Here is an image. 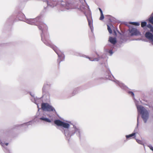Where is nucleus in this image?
<instances>
[{"mask_svg": "<svg viewBox=\"0 0 153 153\" xmlns=\"http://www.w3.org/2000/svg\"><path fill=\"white\" fill-rule=\"evenodd\" d=\"M24 22L30 25L38 26L39 29L42 32L41 35L42 41L46 45L51 48L58 55L59 58L57 62L59 65L60 62L64 60L65 55L63 53L49 40V36L47 32L48 28L46 25L41 21V16H39L34 19H25Z\"/></svg>", "mask_w": 153, "mask_h": 153, "instance_id": "1", "label": "nucleus"}, {"mask_svg": "<svg viewBox=\"0 0 153 153\" xmlns=\"http://www.w3.org/2000/svg\"><path fill=\"white\" fill-rule=\"evenodd\" d=\"M54 123L57 125L60 126V130L64 135L65 139L69 140L74 134L79 138L83 135L84 132L82 128L75 125H70L59 120H56Z\"/></svg>", "mask_w": 153, "mask_h": 153, "instance_id": "2", "label": "nucleus"}, {"mask_svg": "<svg viewBox=\"0 0 153 153\" xmlns=\"http://www.w3.org/2000/svg\"><path fill=\"white\" fill-rule=\"evenodd\" d=\"M105 67L107 69V71L105 74V78L109 80L113 81L122 89L126 91L129 95L133 97V98H134V93L131 91H129L128 87L125 85L124 84L115 79L113 75L111 74L108 66H106Z\"/></svg>", "mask_w": 153, "mask_h": 153, "instance_id": "3", "label": "nucleus"}, {"mask_svg": "<svg viewBox=\"0 0 153 153\" xmlns=\"http://www.w3.org/2000/svg\"><path fill=\"white\" fill-rule=\"evenodd\" d=\"M83 0L85 2V0ZM80 7L81 9H85V7L87 8L88 9L89 11L88 14H86L85 12L84 13L87 17L88 22V25L90 27L91 31L93 32L94 30V28L93 26V21L91 16V12L89 6L86 2H85V5L82 4Z\"/></svg>", "mask_w": 153, "mask_h": 153, "instance_id": "4", "label": "nucleus"}, {"mask_svg": "<svg viewBox=\"0 0 153 153\" xmlns=\"http://www.w3.org/2000/svg\"><path fill=\"white\" fill-rule=\"evenodd\" d=\"M137 111L141 115V117L144 121L146 123L149 118V112L145 108L141 105H138L136 103Z\"/></svg>", "mask_w": 153, "mask_h": 153, "instance_id": "5", "label": "nucleus"}, {"mask_svg": "<svg viewBox=\"0 0 153 153\" xmlns=\"http://www.w3.org/2000/svg\"><path fill=\"white\" fill-rule=\"evenodd\" d=\"M41 108L44 111L55 112L56 110L53 107L47 103H43L41 104Z\"/></svg>", "mask_w": 153, "mask_h": 153, "instance_id": "6", "label": "nucleus"}, {"mask_svg": "<svg viewBox=\"0 0 153 153\" xmlns=\"http://www.w3.org/2000/svg\"><path fill=\"white\" fill-rule=\"evenodd\" d=\"M97 57L94 58V59L91 58H89L88 56L85 55L80 53H78L77 54H76V55L78 56H80L83 57L85 58H88L91 61H98L99 60H100L102 58V56H100L99 55V54H98L97 53Z\"/></svg>", "mask_w": 153, "mask_h": 153, "instance_id": "7", "label": "nucleus"}, {"mask_svg": "<svg viewBox=\"0 0 153 153\" xmlns=\"http://www.w3.org/2000/svg\"><path fill=\"white\" fill-rule=\"evenodd\" d=\"M129 31L131 33V36H138L141 35V33L140 31L136 28L130 27L129 28Z\"/></svg>", "mask_w": 153, "mask_h": 153, "instance_id": "8", "label": "nucleus"}, {"mask_svg": "<svg viewBox=\"0 0 153 153\" xmlns=\"http://www.w3.org/2000/svg\"><path fill=\"white\" fill-rule=\"evenodd\" d=\"M42 91V97L43 98L45 101H48L50 99V94L49 93L45 90V91Z\"/></svg>", "mask_w": 153, "mask_h": 153, "instance_id": "9", "label": "nucleus"}, {"mask_svg": "<svg viewBox=\"0 0 153 153\" xmlns=\"http://www.w3.org/2000/svg\"><path fill=\"white\" fill-rule=\"evenodd\" d=\"M34 122L33 121H30L28 122L25 123H24L19 125H16L15 126V127H18L19 126L21 127L24 126L25 128H26L28 127V126L29 125H32L33 124Z\"/></svg>", "mask_w": 153, "mask_h": 153, "instance_id": "10", "label": "nucleus"}, {"mask_svg": "<svg viewBox=\"0 0 153 153\" xmlns=\"http://www.w3.org/2000/svg\"><path fill=\"white\" fill-rule=\"evenodd\" d=\"M42 97L41 98H37L36 97V98H33V99H31V101L36 104L37 105L38 107V104L42 102Z\"/></svg>", "mask_w": 153, "mask_h": 153, "instance_id": "11", "label": "nucleus"}, {"mask_svg": "<svg viewBox=\"0 0 153 153\" xmlns=\"http://www.w3.org/2000/svg\"><path fill=\"white\" fill-rule=\"evenodd\" d=\"M145 36L147 39L153 42V35L152 33L149 32H147L145 33Z\"/></svg>", "mask_w": 153, "mask_h": 153, "instance_id": "12", "label": "nucleus"}, {"mask_svg": "<svg viewBox=\"0 0 153 153\" xmlns=\"http://www.w3.org/2000/svg\"><path fill=\"white\" fill-rule=\"evenodd\" d=\"M39 119L41 120L49 123L51 122V120L46 117L44 115L39 118Z\"/></svg>", "mask_w": 153, "mask_h": 153, "instance_id": "13", "label": "nucleus"}, {"mask_svg": "<svg viewBox=\"0 0 153 153\" xmlns=\"http://www.w3.org/2000/svg\"><path fill=\"white\" fill-rule=\"evenodd\" d=\"M128 40L127 37L124 35L120 37L119 42L120 44H122Z\"/></svg>", "mask_w": 153, "mask_h": 153, "instance_id": "14", "label": "nucleus"}, {"mask_svg": "<svg viewBox=\"0 0 153 153\" xmlns=\"http://www.w3.org/2000/svg\"><path fill=\"white\" fill-rule=\"evenodd\" d=\"M25 16L24 14L21 12L19 13L17 16V17L18 18L19 20L21 21H24V18Z\"/></svg>", "mask_w": 153, "mask_h": 153, "instance_id": "15", "label": "nucleus"}, {"mask_svg": "<svg viewBox=\"0 0 153 153\" xmlns=\"http://www.w3.org/2000/svg\"><path fill=\"white\" fill-rule=\"evenodd\" d=\"M81 88L80 87H77L75 88L72 93V96H74L76 94L78 93L80 91Z\"/></svg>", "mask_w": 153, "mask_h": 153, "instance_id": "16", "label": "nucleus"}, {"mask_svg": "<svg viewBox=\"0 0 153 153\" xmlns=\"http://www.w3.org/2000/svg\"><path fill=\"white\" fill-rule=\"evenodd\" d=\"M109 41L113 45L115 44L117 42L116 38L111 37H109Z\"/></svg>", "mask_w": 153, "mask_h": 153, "instance_id": "17", "label": "nucleus"}, {"mask_svg": "<svg viewBox=\"0 0 153 153\" xmlns=\"http://www.w3.org/2000/svg\"><path fill=\"white\" fill-rule=\"evenodd\" d=\"M50 84L49 82H45L42 88V91H45L46 90V88L50 86Z\"/></svg>", "mask_w": 153, "mask_h": 153, "instance_id": "18", "label": "nucleus"}, {"mask_svg": "<svg viewBox=\"0 0 153 153\" xmlns=\"http://www.w3.org/2000/svg\"><path fill=\"white\" fill-rule=\"evenodd\" d=\"M137 123L136 127H135L134 130V132L133 133H135V135L136 133H137L138 131V126L139 125V117L138 116L137 117Z\"/></svg>", "mask_w": 153, "mask_h": 153, "instance_id": "19", "label": "nucleus"}, {"mask_svg": "<svg viewBox=\"0 0 153 153\" xmlns=\"http://www.w3.org/2000/svg\"><path fill=\"white\" fill-rule=\"evenodd\" d=\"M126 137L127 139H130L131 138L133 137V138H135V133H132L131 134L126 135Z\"/></svg>", "mask_w": 153, "mask_h": 153, "instance_id": "20", "label": "nucleus"}, {"mask_svg": "<svg viewBox=\"0 0 153 153\" xmlns=\"http://www.w3.org/2000/svg\"><path fill=\"white\" fill-rule=\"evenodd\" d=\"M147 22H142L141 23V26L143 28L144 30H146L147 28L146 26Z\"/></svg>", "mask_w": 153, "mask_h": 153, "instance_id": "21", "label": "nucleus"}, {"mask_svg": "<svg viewBox=\"0 0 153 153\" xmlns=\"http://www.w3.org/2000/svg\"><path fill=\"white\" fill-rule=\"evenodd\" d=\"M149 22L153 25V14H151L150 17L149 19Z\"/></svg>", "mask_w": 153, "mask_h": 153, "instance_id": "22", "label": "nucleus"}, {"mask_svg": "<svg viewBox=\"0 0 153 153\" xmlns=\"http://www.w3.org/2000/svg\"><path fill=\"white\" fill-rule=\"evenodd\" d=\"M130 23L137 26H139L140 25V23L139 22H130Z\"/></svg>", "mask_w": 153, "mask_h": 153, "instance_id": "23", "label": "nucleus"}, {"mask_svg": "<svg viewBox=\"0 0 153 153\" xmlns=\"http://www.w3.org/2000/svg\"><path fill=\"white\" fill-rule=\"evenodd\" d=\"M137 142L139 144L143 145L144 146V143L141 140L136 139Z\"/></svg>", "mask_w": 153, "mask_h": 153, "instance_id": "24", "label": "nucleus"}, {"mask_svg": "<svg viewBox=\"0 0 153 153\" xmlns=\"http://www.w3.org/2000/svg\"><path fill=\"white\" fill-rule=\"evenodd\" d=\"M107 29L109 33L110 34L111 33H112V30L110 27L108 25H107Z\"/></svg>", "mask_w": 153, "mask_h": 153, "instance_id": "25", "label": "nucleus"}, {"mask_svg": "<svg viewBox=\"0 0 153 153\" xmlns=\"http://www.w3.org/2000/svg\"><path fill=\"white\" fill-rule=\"evenodd\" d=\"M101 16L100 17V20H103L104 19V16L103 15V13H101L100 14Z\"/></svg>", "mask_w": 153, "mask_h": 153, "instance_id": "26", "label": "nucleus"}, {"mask_svg": "<svg viewBox=\"0 0 153 153\" xmlns=\"http://www.w3.org/2000/svg\"><path fill=\"white\" fill-rule=\"evenodd\" d=\"M147 146L149 147L150 149L153 151V147L150 144H148Z\"/></svg>", "mask_w": 153, "mask_h": 153, "instance_id": "27", "label": "nucleus"}, {"mask_svg": "<svg viewBox=\"0 0 153 153\" xmlns=\"http://www.w3.org/2000/svg\"><path fill=\"white\" fill-rule=\"evenodd\" d=\"M107 52L110 54L111 55L113 53V52L112 51V50H107Z\"/></svg>", "mask_w": 153, "mask_h": 153, "instance_id": "28", "label": "nucleus"}, {"mask_svg": "<svg viewBox=\"0 0 153 153\" xmlns=\"http://www.w3.org/2000/svg\"><path fill=\"white\" fill-rule=\"evenodd\" d=\"M30 95H31V96L32 97V98H31V99H33V98H36V97H35V94H32L31 93H30Z\"/></svg>", "mask_w": 153, "mask_h": 153, "instance_id": "29", "label": "nucleus"}, {"mask_svg": "<svg viewBox=\"0 0 153 153\" xmlns=\"http://www.w3.org/2000/svg\"><path fill=\"white\" fill-rule=\"evenodd\" d=\"M152 26L151 24H149L147 25H146V26L150 29Z\"/></svg>", "mask_w": 153, "mask_h": 153, "instance_id": "30", "label": "nucleus"}, {"mask_svg": "<svg viewBox=\"0 0 153 153\" xmlns=\"http://www.w3.org/2000/svg\"><path fill=\"white\" fill-rule=\"evenodd\" d=\"M150 31L152 32L153 33V26H152L150 28Z\"/></svg>", "mask_w": 153, "mask_h": 153, "instance_id": "31", "label": "nucleus"}, {"mask_svg": "<svg viewBox=\"0 0 153 153\" xmlns=\"http://www.w3.org/2000/svg\"><path fill=\"white\" fill-rule=\"evenodd\" d=\"M99 10H100V14H101V13H103V12H102V10L100 8H99Z\"/></svg>", "mask_w": 153, "mask_h": 153, "instance_id": "32", "label": "nucleus"}, {"mask_svg": "<svg viewBox=\"0 0 153 153\" xmlns=\"http://www.w3.org/2000/svg\"><path fill=\"white\" fill-rule=\"evenodd\" d=\"M76 8L75 7H72L71 8L72 9H75V8Z\"/></svg>", "mask_w": 153, "mask_h": 153, "instance_id": "33", "label": "nucleus"}, {"mask_svg": "<svg viewBox=\"0 0 153 153\" xmlns=\"http://www.w3.org/2000/svg\"><path fill=\"white\" fill-rule=\"evenodd\" d=\"M152 44L153 45V42L152 43Z\"/></svg>", "mask_w": 153, "mask_h": 153, "instance_id": "34", "label": "nucleus"}, {"mask_svg": "<svg viewBox=\"0 0 153 153\" xmlns=\"http://www.w3.org/2000/svg\"><path fill=\"white\" fill-rule=\"evenodd\" d=\"M108 16H110L109 15H107Z\"/></svg>", "mask_w": 153, "mask_h": 153, "instance_id": "35", "label": "nucleus"}, {"mask_svg": "<svg viewBox=\"0 0 153 153\" xmlns=\"http://www.w3.org/2000/svg\"><path fill=\"white\" fill-rule=\"evenodd\" d=\"M152 110H153V108H152Z\"/></svg>", "mask_w": 153, "mask_h": 153, "instance_id": "36", "label": "nucleus"}]
</instances>
